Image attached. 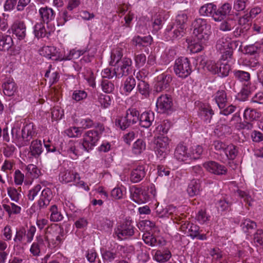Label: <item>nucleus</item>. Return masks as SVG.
I'll list each match as a JSON object with an SVG mask.
<instances>
[{"label":"nucleus","instance_id":"obj_37","mask_svg":"<svg viewBox=\"0 0 263 263\" xmlns=\"http://www.w3.org/2000/svg\"><path fill=\"white\" fill-rule=\"evenodd\" d=\"M216 5L213 3L206 4L201 6L199 9V13L203 16H210L213 17V14L215 10Z\"/></svg>","mask_w":263,"mask_h":263},{"label":"nucleus","instance_id":"obj_7","mask_svg":"<svg viewBox=\"0 0 263 263\" xmlns=\"http://www.w3.org/2000/svg\"><path fill=\"white\" fill-rule=\"evenodd\" d=\"M184 30L172 22L168 24L164 32L165 38L168 40H174L181 38L183 36Z\"/></svg>","mask_w":263,"mask_h":263},{"label":"nucleus","instance_id":"obj_47","mask_svg":"<svg viewBox=\"0 0 263 263\" xmlns=\"http://www.w3.org/2000/svg\"><path fill=\"white\" fill-rule=\"evenodd\" d=\"M132 60L129 58H124L120 70L122 76H127L132 71Z\"/></svg>","mask_w":263,"mask_h":263},{"label":"nucleus","instance_id":"obj_61","mask_svg":"<svg viewBox=\"0 0 263 263\" xmlns=\"http://www.w3.org/2000/svg\"><path fill=\"white\" fill-rule=\"evenodd\" d=\"M122 54L119 49H116L112 51L111 53V61L110 65L111 66H115L118 64L121 60Z\"/></svg>","mask_w":263,"mask_h":263},{"label":"nucleus","instance_id":"obj_58","mask_svg":"<svg viewBox=\"0 0 263 263\" xmlns=\"http://www.w3.org/2000/svg\"><path fill=\"white\" fill-rule=\"evenodd\" d=\"M137 89L139 93L146 96L149 93V85L145 81L138 79Z\"/></svg>","mask_w":263,"mask_h":263},{"label":"nucleus","instance_id":"obj_3","mask_svg":"<svg viewBox=\"0 0 263 263\" xmlns=\"http://www.w3.org/2000/svg\"><path fill=\"white\" fill-rule=\"evenodd\" d=\"M174 70L175 74L182 79L187 78L192 72L190 62L188 58L180 57L176 60Z\"/></svg>","mask_w":263,"mask_h":263},{"label":"nucleus","instance_id":"obj_59","mask_svg":"<svg viewBox=\"0 0 263 263\" xmlns=\"http://www.w3.org/2000/svg\"><path fill=\"white\" fill-rule=\"evenodd\" d=\"M176 51L173 49L166 50L162 56L164 62L165 64L169 63L175 58Z\"/></svg>","mask_w":263,"mask_h":263},{"label":"nucleus","instance_id":"obj_46","mask_svg":"<svg viewBox=\"0 0 263 263\" xmlns=\"http://www.w3.org/2000/svg\"><path fill=\"white\" fill-rule=\"evenodd\" d=\"M34 34L37 38H42L46 36V31L43 22L37 23L34 26Z\"/></svg>","mask_w":263,"mask_h":263},{"label":"nucleus","instance_id":"obj_52","mask_svg":"<svg viewBox=\"0 0 263 263\" xmlns=\"http://www.w3.org/2000/svg\"><path fill=\"white\" fill-rule=\"evenodd\" d=\"M87 52V49L83 50H78L75 49L71 50L69 51L68 55L66 56L65 58H62V60H70L72 59H78L81 55L84 54Z\"/></svg>","mask_w":263,"mask_h":263},{"label":"nucleus","instance_id":"obj_19","mask_svg":"<svg viewBox=\"0 0 263 263\" xmlns=\"http://www.w3.org/2000/svg\"><path fill=\"white\" fill-rule=\"evenodd\" d=\"M28 155L37 158L43 152L42 141L40 140H33L29 147Z\"/></svg>","mask_w":263,"mask_h":263},{"label":"nucleus","instance_id":"obj_23","mask_svg":"<svg viewBox=\"0 0 263 263\" xmlns=\"http://www.w3.org/2000/svg\"><path fill=\"white\" fill-rule=\"evenodd\" d=\"M233 74L236 80L243 84H251V76L248 72L240 70H235L233 71Z\"/></svg>","mask_w":263,"mask_h":263},{"label":"nucleus","instance_id":"obj_51","mask_svg":"<svg viewBox=\"0 0 263 263\" xmlns=\"http://www.w3.org/2000/svg\"><path fill=\"white\" fill-rule=\"evenodd\" d=\"M251 85L243 84L240 91L237 94V98L240 101H245L251 93Z\"/></svg>","mask_w":263,"mask_h":263},{"label":"nucleus","instance_id":"obj_20","mask_svg":"<svg viewBox=\"0 0 263 263\" xmlns=\"http://www.w3.org/2000/svg\"><path fill=\"white\" fill-rule=\"evenodd\" d=\"M202 190L200 181L198 179H193L189 183L187 192L190 197H194L200 194Z\"/></svg>","mask_w":263,"mask_h":263},{"label":"nucleus","instance_id":"obj_41","mask_svg":"<svg viewBox=\"0 0 263 263\" xmlns=\"http://www.w3.org/2000/svg\"><path fill=\"white\" fill-rule=\"evenodd\" d=\"M250 19V16L248 15H244L239 18L238 22L239 25L241 26V28L239 33L238 32L237 30L234 32L235 35L236 36L237 35H240V32L241 31L242 32H243L244 29L247 30L250 28V24L249 23Z\"/></svg>","mask_w":263,"mask_h":263},{"label":"nucleus","instance_id":"obj_27","mask_svg":"<svg viewBox=\"0 0 263 263\" xmlns=\"http://www.w3.org/2000/svg\"><path fill=\"white\" fill-rule=\"evenodd\" d=\"M129 114L132 115V110L130 108L127 110L126 116L116 119V125L120 127L122 130H125L128 127L131 123L130 119L128 118V115Z\"/></svg>","mask_w":263,"mask_h":263},{"label":"nucleus","instance_id":"obj_56","mask_svg":"<svg viewBox=\"0 0 263 263\" xmlns=\"http://www.w3.org/2000/svg\"><path fill=\"white\" fill-rule=\"evenodd\" d=\"M83 130L81 127H71L65 130L66 134L69 137H79L81 136Z\"/></svg>","mask_w":263,"mask_h":263},{"label":"nucleus","instance_id":"obj_16","mask_svg":"<svg viewBox=\"0 0 263 263\" xmlns=\"http://www.w3.org/2000/svg\"><path fill=\"white\" fill-rule=\"evenodd\" d=\"M4 94L8 96H12L16 92L17 86L12 78H6L2 85Z\"/></svg>","mask_w":263,"mask_h":263},{"label":"nucleus","instance_id":"obj_12","mask_svg":"<svg viewBox=\"0 0 263 263\" xmlns=\"http://www.w3.org/2000/svg\"><path fill=\"white\" fill-rule=\"evenodd\" d=\"M22 144L24 146L28 144L30 140L35 135L34 130V125L32 123L26 124L22 129H21Z\"/></svg>","mask_w":263,"mask_h":263},{"label":"nucleus","instance_id":"obj_62","mask_svg":"<svg viewBox=\"0 0 263 263\" xmlns=\"http://www.w3.org/2000/svg\"><path fill=\"white\" fill-rule=\"evenodd\" d=\"M8 194L12 200L18 202L21 196L18 189L17 190L14 187L8 188Z\"/></svg>","mask_w":263,"mask_h":263},{"label":"nucleus","instance_id":"obj_63","mask_svg":"<svg viewBox=\"0 0 263 263\" xmlns=\"http://www.w3.org/2000/svg\"><path fill=\"white\" fill-rule=\"evenodd\" d=\"M81 128L86 129L93 127L95 125L93 121L88 117L82 118L80 121Z\"/></svg>","mask_w":263,"mask_h":263},{"label":"nucleus","instance_id":"obj_14","mask_svg":"<svg viewBox=\"0 0 263 263\" xmlns=\"http://www.w3.org/2000/svg\"><path fill=\"white\" fill-rule=\"evenodd\" d=\"M52 198V193L51 189L48 187L44 189L42 191L37 202L40 209H45L49 204Z\"/></svg>","mask_w":263,"mask_h":263},{"label":"nucleus","instance_id":"obj_38","mask_svg":"<svg viewBox=\"0 0 263 263\" xmlns=\"http://www.w3.org/2000/svg\"><path fill=\"white\" fill-rule=\"evenodd\" d=\"M188 21V14L185 11H180L176 16L175 22L179 28L185 29V26Z\"/></svg>","mask_w":263,"mask_h":263},{"label":"nucleus","instance_id":"obj_44","mask_svg":"<svg viewBox=\"0 0 263 263\" xmlns=\"http://www.w3.org/2000/svg\"><path fill=\"white\" fill-rule=\"evenodd\" d=\"M238 149L236 146L231 144L228 145L224 153L228 159L233 160L235 159L238 155Z\"/></svg>","mask_w":263,"mask_h":263},{"label":"nucleus","instance_id":"obj_2","mask_svg":"<svg viewBox=\"0 0 263 263\" xmlns=\"http://www.w3.org/2000/svg\"><path fill=\"white\" fill-rule=\"evenodd\" d=\"M98 130L92 129L87 131L83 135L82 143L85 148V152H89L97 145L101 135L104 130L102 124H98Z\"/></svg>","mask_w":263,"mask_h":263},{"label":"nucleus","instance_id":"obj_17","mask_svg":"<svg viewBox=\"0 0 263 263\" xmlns=\"http://www.w3.org/2000/svg\"><path fill=\"white\" fill-rule=\"evenodd\" d=\"M64 236L63 228L58 224H51L45 230V238L56 237V236Z\"/></svg>","mask_w":263,"mask_h":263},{"label":"nucleus","instance_id":"obj_31","mask_svg":"<svg viewBox=\"0 0 263 263\" xmlns=\"http://www.w3.org/2000/svg\"><path fill=\"white\" fill-rule=\"evenodd\" d=\"M153 41V38L151 35L144 36L143 37L139 35L135 36L133 39V43L136 46L146 47L150 45Z\"/></svg>","mask_w":263,"mask_h":263},{"label":"nucleus","instance_id":"obj_15","mask_svg":"<svg viewBox=\"0 0 263 263\" xmlns=\"http://www.w3.org/2000/svg\"><path fill=\"white\" fill-rule=\"evenodd\" d=\"M39 13L43 23L47 24L53 21L55 15L54 10L47 6L41 7Z\"/></svg>","mask_w":263,"mask_h":263},{"label":"nucleus","instance_id":"obj_57","mask_svg":"<svg viewBox=\"0 0 263 263\" xmlns=\"http://www.w3.org/2000/svg\"><path fill=\"white\" fill-rule=\"evenodd\" d=\"M142 238L145 243L151 246H157L160 243V241L158 242L157 238L150 233L144 234Z\"/></svg>","mask_w":263,"mask_h":263},{"label":"nucleus","instance_id":"obj_21","mask_svg":"<svg viewBox=\"0 0 263 263\" xmlns=\"http://www.w3.org/2000/svg\"><path fill=\"white\" fill-rule=\"evenodd\" d=\"M41 52V54H43L44 56L52 60L62 61V58H60L56 49L54 47L44 46L42 48Z\"/></svg>","mask_w":263,"mask_h":263},{"label":"nucleus","instance_id":"obj_64","mask_svg":"<svg viewBox=\"0 0 263 263\" xmlns=\"http://www.w3.org/2000/svg\"><path fill=\"white\" fill-rule=\"evenodd\" d=\"M254 242L257 246L263 247V231L258 230L254 234Z\"/></svg>","mask_w":263,"mask_h":263},{"label":"nucleus","instance_id":"obj_4","mask_svg":"<svg viewBox=\"0 0 263 263\" xmlns=\"http://www.w3.org/2000/svg\"><path fill=\"white\" fill-rule=\"evenodd\" d=\"M169 139L167 136H158L154 138L155 151L158 157L164 158L169 152Z\"/></svg>","mask_w":263,"mask_h":263},{"label":"nucleus","instance_id":"obj_33","mask_svg":"<svg viewBox=\"0 0 263 263\" xmlns=\"http://www.w3.org/2000/svg\"><path fill=\"white\" fill-rule=\"evenodd\" d=\"M64 239V236L58 235L56 237L45 238V240L47 243L48 248L52 249L59 247Z\"/></svg>","mask_w":263,"mask_h":263},{"label":"nucleus","instance_id":"obj_32","mask_svg":"<svg viewBox=\"0 0 263 263\" xmlns=\"http://www.w3.org/2000/svg\"><path fill=\"white\" fill-rule=\"evenodd\" d=\"M261 116V114L256 109L247 108L245 110L243 117L245 120L253 122L257 120Z\"/></svg>","mask_w":263,"mask_h":263},{"label":"nucleus","instance_id":"obj_6","mask_svg":"<svg viewBox=\"0 0 263 263\" xmlns=\"http://www.w3.org/2000/svg\"><path fill=\"white\" fill-rule=\"evenodd\" d=\"M8 32L12 33L20 40H24L26 35V25L21 20H16L8 29Z\"/></svg>","mask_w":263,"mask_h":263},{"label":"nucleus","instance_id":"obj_1","mask_svg":"<svg viewBox=\"0 0 263 263\" xmlns=\"http://www.w3.org/2000/svg\"><path fill=\"white\" fill-rule=\"evenodd\" d=\"M193 34L198 41L206 42L211 33V25L208 24L206 20L197 18L192 24Z\"/></svg>","mask_w":263,"mask_h":263},{"label":"nucleus","instance_id":"obj_35","mask_svg":"<svg viewBox=\"0 0 263 263\" xmlns=\"http://www.w3.org/2000/svg\"><path fill=\"white\" fill-rule=\"evenodd\" d=\"M133 201L138 204L143 203L145 201L142 189L136 186H133Z\"/></svg>","mask_w":263,"mask_h":263},{"label":"nucleus","instance_id":"obj_39","mask_svg":"<svg viewBox=\"0 0 263 263\" xmlns=\"http://www.w3.org/2000/svg\"><path fill=\"white\" fill-rule=\"evenodd\" d=\"M240 227H241L243 231L249 235L252 233V231L256 228V223L251 221L250 219H245L241 223Z\"/></svg>","mask_w":263,"mask_h":263},{"label":"nucleus","instance_id":"obj_40","mask_svg":"<svg viewBox=\"0 0 263 263\" xmlns=\"http://www.w3.org/2000/svg\"><path fill=\"white\" fill-rule=\"evenodd\" d=\"M231 67L227 62H219L218 67L217 74L220 77H225L228 76Z\"/></svg>","mask_w":263,"mask_h":263},{"label":"nucleus","instance_id":"obj_9","mask_svg":"<svg viewBox=\"0 0 263 263\" xmlns=\"http://www.w3.org/2000/svg\"><path fill=\"white\" fill-rule=\"evenodd\" d=\"M203 166L210 173L217 175H226L228 171L225 166L213 161L205 162Z\"/></svg>","mask_w":263,"mask_h":263},{"label":"nucleus","instance_id":"obj_10","mask_svg":"<svg viewBox=\"0 0 263 263\" xmlns=\"http://www.w3.org/2000/svg\"><path fill=\"white\" fill-rule=\"evenodd\" d=\"M115 234L120 239L123 240L132 235V221L127 220L115 230Z\"/></svg>","mask_w":263,"mask_h":263},{"label":"nucleus","instance_id":"obj_18","mask_svg":"<svg viewBox=\"0 0 263 263\" xmlns=\"http://www.w3.org/2000/svg\"><path fill=\"white\" fill-rule=\"evenodd\" d=\"M80 179L79 174L72 171L66 170L60 173L59 179L65 183L72 181L78 182Z\"/></svg>","mask_w":263,"mask_h":263},{"label":"nucleus","instance_id":"obj_60","mask_svg":"<svg viewBox=\"0 0 263 263\" xmlns=\"http://www.w3.org/2000/svg\"><path fill=\"white\" fill-rule=\"evenodd\" d=\"M87 97V92L84 90H76L73 91L72 95L73 100L77 102L83 100Z\"/></svg>","mask_w":263,"mask_h":263},{"label":"nucleus","instance_id":"obj_34","mask_svg":"<svg viewBox=\"0 0 263 263\" xmlns=\"http://www.w3.org/2000/svg\"><path fill=\"white\" fill-rule=\"evenodd\" d=\"M263 49V43H255V44L246 46L244 48L245 53L250 55L258 54Z\"/></svg>","mask_w":263,"mask_h":263},{"label":"nucleus","instance_id":"obj_5","mask_svg":"<svg viewBox=\"0 0 263 263\" xmlns=\"http://www.w3.org/2000/svg\"><path fill=\"white\" fill-rule=\"evenodd\" d=\"M172 98L167 95H162L157 98L156 107L158 112L168 114L172 110Z\"/></svg>","mask_w":263,"mask_h":263},{"label":"nucleus","instance_id":"obj_36","mask_svg":"<svg viewBox=\"0 0 263 263\" xmlns=\"http://www.w3.org/2000/svg\"><path fill=\"white\" fill-rule=\"evenodd\" d=\"M26 170L27 171L26 176L32 180L38 178L41 175V171L36 165L33 164L28 165L26 167Z\"/></svg>","mask_w":263,"mask_h":263},{"label":"nucleus","instance_id":"obj_25","mask_svg":"<svg viewBox=\"0 0 263 263\" xmlns=\"http://www.w3.org/2000/svg\"><path fill=\"white\" fill-rule=\"evenodd\" d=\"M13 44V40L10 35L0 33V50L7 51Z\"/></svg>","mask_w":263,"mask_h":263},{"label":"nucleus","instance_id":"obj_28","mask_svg":"<svg viewBox=\"0 0 263 263\" xmlns=\"http://www.w3.org/2000/svg\"><path fill=\"white\" fill-rule=\"evenodd\" d=\"M214 99L220 109L224 108L228 101L227 93L224 90H218L215 95Z\"/></svg>","mask_w":263,"mask_h":263},{"label":"nucleus","instance_id":"obj_26","mask_svg":"<svg viewBox=\"0 0 263 263\" xmlns=\"http://www.w3.org/2000/svg\"><path fill=\"white\" fill-rule=\"evenodd\" d=\"M172 256L171 253L167 249L157 250L154 254L155 259L160 263L168 261Z\"/></svg>","mask_w":263,"mask_h":263},{"label":"nucleus","instance_id":"obj_30","mask_svg":"<svg viewBox=\"0 0 263 263\" xmlns=\"http://www.w3.org/2000/svg\"><path fill=\"white\" fill-rule=\"evenodd\" d=\"M12 142L19 147L24 146L22 144L21 129L18 126H15L11 129Z\"/></svg>","mask_w":263,"mask_h":263},{"label":"nucleus","instance_id":"obj_49","mask_svg":"<svg viewBox=\"0 0 263 263\" xmlns=\"http://www.w3.org/2000/svg\"><path fill=\"white\" fill-rule=\"evenodd\" d=\"M236 25V22L233 19H227L222 22L219 27L222 31H229L233 29Z\"/></svg>","mask_w":263,"mask_h":263},{"label":"nucleus","instance_id":"obj_55","mask_svg":"<svg viewBox=\"0 0 263 263\" xmlns=\"http://www.w3.org/2000/svg\"><path fill=\"white\" fill-rule=\"evenodd\" d=\"M163 17L160 14L156 15L152 22L153 32L157 33L162 27Z\"/></svg>","mask_w":263,"mask_h":263},{"label":"nucleus","instance_id":"obj_24","mask_svg":"<svg viewBox=\"0 0 263 263\" xmlns=\"http://www.w3.org/2000/svg\"><path fill=\"white\" fill-rule=\"evenodd\" d=\"M154 119V114L153 112H143L140 117V125L143 127L148 128L151 126Z\"/></svg>","mask_w":263,"mask_h":263},{"label":"nucleus","instance_id":"obj_48","mask_svg":"<svg viewBox=\"0 0 263 263\" xmlns=\"http://www.w3.org/2000/svg\"><path fill=\"white\" fill-rule=\"evenodd\" d=\"M234 43L228 40L227 39L221 38L218 40L216 44V49L220 52L232 47Z\"/></svg>","mask_w":263,"mask_h":263},{"label":"nucleus","instance_id":"obj_8","mask_svg":"<svg viewBox=\"0 0 263 263\" xmlns=\"http://www.w3.org/2000/svg\"><path fill=\"white\" fill-rule=\"evenodd\" d=\"M170 74L162 73L157 77V82L154 86V90L157 92H161L168 88L172 81Z\"/></svg>","mask_w":263,"mask_h":263},{"label":"nucleus","instance_id":"obj_22","mask_svg":"<svg viewBox=\"0 0 263 263\" xmlns=\"http://www.w3.org/2000/svg\"><path fill=\"white\" fill-rule=\"evenodd\" d=\"M145 175V167L143 165H137L136 164L133 165V183L140 181Z\"/></svg>","mask_w":263,"mask_h":263},{"label":"nucleus","instance_id":"obj_53","mask_svg":"<svg viewBox=\"0 0 263 263\" xmlns=\"http://www.w3.org/2000/svg\"><path fill=\"white\" fill-rule=\"evenodd\" d=\"M190 155L191 156V160L199 158L203 153V148L200 145H196L192 146L190 148Z\"/></svg>","mask_w":263,"mask_h":263},{"label":"nucleus","instance_id":"obj_43","mask_svg":"<svg viewBox=\"0 0 263 263\" xmlns=\"http://www.w3.org/2000/svg\"><path fill=\"white\" fill-rule=\"evenodd\" d=\"M172 126L171 122L167 120H164L156 128V132L159 135L163 136L167 133Z\"/></svg>","mask_w":263,"mask_h":263},{"label":"nucleus","instance_id":"obj_50","mask_svg":"<svg viewBox=\"0 0 263 263\" xmlns=\"http://www.w3.org/2000/svg\"><path fill=\"white\" fill-rule=\"evenodd\" d=\"M50 211L51 212L50 220L52 221L57 222L63 219V216L61 212L58 211L57 206L53 205L50 207Z\"/></svg>","mask_w":263,"mask_h":263},{"label":"nucleus","instance_id":"obj_11","mask_svg":"<svg viewBox=\"0 0 263 263\" xmlns=\"http://www.w3.org/2000/svg\"><path fill=\"white\" fill-rule=\"evenodd\" d=\"M174 157L179 161L190 163L191 156L187 147L182 143L179 144L176 147Z\"/></svg>","mask_w":263,"mask_h":263},{"label":"nucleus","instance_id":"obj_29","mask_svg":"<svg viewBox=\"0 0 263 263\" xmlns=\"http://www.w3.org/2000/svg\"><path fill=\"white\" fill-rule=\"evenodd\" d=\"M213 115L214 111L210 106L205 105L201 106L200 115L205 122L210 123Z\"/></svg>","mask_w":263,"mask_h":263},{"label":"nucleus","instance_id":"obj_13","mask_svg":"<svg viewBox=\"0 0 263 263\" xmlns=\"http://www.w3.org/2000/svg\"><path fill=\"white\" fill-rule=\"evenodd\" d=\"M83 143L80 141H70L68 143L67 152L72 154L76 158L83 154V151H85V147Z\"/></svg>","mask_w":263,"mask_h":263},{"label":"nucleus","instance_id":"obj_42","mask_svg":"<svg viewBox=\"0 0 263 263\" xmlns=\"http://www.w3.org/2000/svg\"><path fill=\"white\" fill-rule=\"evenodd\" d=\"M85 256L89 263H102L94 248L88 249L86 252Z\"/></svg>","mask_w":263,"mask_h":263},{"label":"nucleus","instance_id":"obj_54","mask_svg":"<svg viewBox=\"0 0 263 263\" xmlns=\"http://www.w3.org/2000/svg\"><path fill=\"white\" fill-rule=\"evenodd\" d=\"M4 209L8 213L11 214H17L20 213L21 208L13 203H10V205L4 204L3 205Z\"/></svg>","mask_w":263,"mask_h":263},{"label":"nucleus","instance_id":"obj_45","mask_svg":"<svg viewBox=\"0 0 263 263\" xmlns=\"http://www.w3.org/2000/svg\"><path fill=\"white\" fill-rule=\"evenodd\" d=\"M145 148V142L142 139H139L135 141L133 145V153L136 155H139L141 154Z\"/></svg>","mask_w":263,"mask_h":263}]
</instances>
